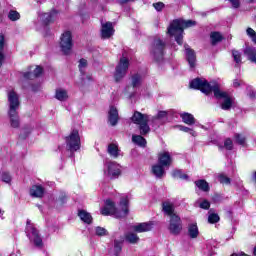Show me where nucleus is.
Wrapping results in <instances>:
<instances>
[{"label": "nucleus", "instance_id": "1", "mask_svg": "<svg viewBox=\"0 0 256 256\" xmlns=\"http://www.w3.org/2000/svg\"><path fill=\"white\" fill-rule=\"evenodd\" d=\"M191 89H198L204 95H209L214 93L216 99H221V109L223 111H229L233 107V97H231L227 92L221 90V85L216 81H211L210 83L205 78H195L190 82Z\"/></svg>", "mask_w": 256, "mask_h": 256}, {"label": "nucleus", "instance_id": "2", "mask_svg": "<svg viewBox=\"0 0 256 256\" xmlns=\"http://www.w3.org/2000/svg\"><path fill=\"white\" fill-rule=\"evenodd\" d=\"M197 23L193 20L176 19L168 27V35L174 37L178 45H183V34L185 29L195 27Z\"/></svg>", "mask_w": 256, "mask_h": 256}, {"label": "nucleus", "instance_id": "3", "mask_svg": "<svg viewBox=\"0 0 256 256\" xmlns=\"http://www.w3.org/2000/svg\"><path fill=\"white\" fill-rule=\"evenodd\" d=\"M120 208H115V203L111 200H106L104 208L101 209V213L103 215H114L117 219H121L122 217H127L129 213V197L123 196L120 201Z\"/></svg>", "mask_w": 256, "mask_h": 256}, {"label": "nucleus", "instance_id": "4", "mask_svg": "<svg viewBox=\"0 0 256 256\" xmlns=\"http://www.w3.org/2000/svg\"><path fill=\"white\" fill-rule=\"evenodd\" d=\"M132 123L134 125H138L140 135H147L151 128L149 127V123H153L155 121V117H151L149 114H143L139 111H135L131 117Z\"/></svg>", "mask_w": 256, "mask_h": 256}, {"label": "nucleus", "instance_id": "5", "mask_svg": "<svg viewBox=\"0 0 256 256\" xmlns=\"http://www.w3.org/2000/svg\"><path fill=\"white\" fill-rule=\"evenodd\" d=\"M104 177L108 179H119L123 173V166L115 161H109L104 164Z\"/></svg>", "mask_w": 256, "mask_h": 256}, {"label": "nucleus", "instance_id": "6", "mask_svg": "<svg viewBox=\"0 0 256 256\" xmlns=\"http://www.w3.org/2000/svg\"><path fill=\"white\" fill-rule=\"evenodd\" d=\"M66 148L70 153H75L81 149V135H79V130L74 129L65 138Z\"/></svg>", "mask_w": 256, "mask_h": 256}, {"label": "nucleus", "instance_id": "7", "mask_svg": "<svg viewBox=\"0 0 256 256\" xmlns=\"http://www.w3.org/2000/svg\"><path fill=\"white\" fill-rule=\"evenodd\" d=\"M26 234L35 247H43V238H41L39 230H37L35 224L31 223V220H27L26 222Z\"/></svg>", "mask_w": 256, "mask_h": 256}, {"label": "nucleus", "instance_id": "8", "mask_svg": "<svg viewBox=\"0 0 256 256\" xmlns=\"http://www.w3.org/2000/svg\"><path fill=\"white\" fill-rule=\"evenodd\" d=\"M150 55L154 61H163V57H165V42L161 39L154 40L150 49Z\"/></svg>", "mask_w": 256, "mask_h": 256}, {"label": "nucleus", "instance_id": "9", "mask_svg": "<svg viewBox=\"0 0 256 256\" xmlns=\"http://www.w3.org/2000/svg\"><path fill=\"white\" fill-rule=\"evenodd\" d=\"M60 49L64 55H71L73 51V34L71 31H65L60 37Z\"/></svg>", "mask_w": 256, "mask_h": 256}, {"label": "nucleus", "instance_id": "10", "mask_svg": "<svg viewBox=\"0 0 256 256\" xmlns=\"http://www.w3.org/2000/svg\"><path fill=\"white\" fill-rule=\"evenodd\" d=\"M129 69V59L125 57V55L122 56L120 59L118 65L116 66V71L114 74V79L116 81H121L125 75H127V70Z\"/></svg>", "mask_w": 256, "mask_h": 256}, {"label": "nucleus", "instance_id": "11", "mask_svg": "<svg viewBox=\"0 0 256 256\" xmlns=\"http://www.w3.org/2000/svg\"><path fill=\"white\" fill-rule=\"evenodd\" d=\"M7 97L9 107L8 111H19V106L21 105V102L19 101V94L12 89L7 91Z\"/></svg>", "mask_w": 256, "mask_h": 256}, {"label": "nucleus", "instance_id": "12", "mask_svg": "<svg viewBox=\"0 0 256 256\" xmlns=\"http://www.w3.org/2000/svg\"><path fill=\"white\" fill-rule=\"evenodd\" d=\"M169 231L172 235H179L183 231V224L179 215H173L170 218Z\"/></svg>", "mask_w": 256, "mask_h": 256}, {"label": "nucleus", "instance_id": "13", "mask_svg": "<svg viewBox=\"0 0 256 256\" xmlns=\"http://www.w3.org/2000/svg\"><path fill=\"white\" fill-rule=\"evenodd\" d=\"M115 34V28L111 22H102L101 24V37L102 39H110Z\"/></svg>", "mask_w": 256, "mask_h": 256}, {"label": "nucleus", "instance_id": "14", "mask_svg": "<svg viewBox=\"0 0 256 256\" xmlns=\"http://www.w3.org/2000/svg\"><path fill=\"white\" fill-rule=\"evenodd\" d=\"M9 123L12 129H19L21 119L19 118V110H8Z\"/></svg>", "mask_w": 256, "mask_h": 256}, {"label": "nucleus", "instance_id": "15", "mask_svg": "<svg viewBox=\"0 0 256 256\" xmlns=\"http://www.w3.org/2000/svg\"><path fill=\"white\" fill-rule=\"evenodd\" d=\"M158 163L162 165V167H171V163H173V158H171V154L167 151L160 152L158 155Z\"/></svg>", "mask_w": 256, "mask_h": 256}, {"label": "nucleus", "instance_id": "16", "mask_svg": "<svg viewBox=\"0 0 256 256\" xmlns=\"http://www.w3.org/2000/svg\"><path fill=\"white\" fill-rule=\"evenodd\" d=\"M153 229V222H143L137 225L132 226V230L136 233H146Z\"/></svg>", "mask_w": 256, "mask_h": 256}, {"label": "nucleus", "instance_id": "17", "mask_svg": "<svg viewBox=\"0 0 256 256\" xmlns=\"http://www.w3.org/2000/svg\"><path fill=\"white\" fill-rule=\"evenodd\" d=\"M43 73V68L41 66L30 67V71L23 73L24 79H35Z\"/></svg>", "mask_w": 256, "mask_h": 256}, {"label": "nucleus", "instance_id": "18", "mask_svg": "<svg viewBox=\"0 0 256 256\" xmlns=\"http://www.w3.org/2000/svg\"><path fill=\"white\" fill-rule=\"evenodd\" d=\"M108 121L113 127L114 125H117V122L119 121V111L115 108V106H110L108 111Z\"/></svg>", "mask_w": 256, "mask_h": 256}, {"label": "nucleus", "instance_id": "19", "mask_svg": "<svg viewBox=\"0 0 256 256\" xmlns=\"http://www.w3.org/2000/svg\"><path fill=\"white\" fill-rule=\"evenodd\" d=\"M107 152L113 159L121 157V150L118 143H110L107 148Z\"/></svg>", "mask_w": 256, "mask_h": 256}, {"label": "nucleus", "instance_id": "20", "mask_svg": "<svg viewBox=\"0 0 256 256\" xmlns=\"http://www.w3.org/2000/svg\"><path fill=\"white\" fill-rule=\"evenodd\" d=\"M54 98L57 99V101L65 102L69 99V91L64 88H57L55 90Z\"/></svg>", "mask_w": 256, "mask_h": 256}, {"label": "nucleus", "instance_id": "21", "mask_svg": "<svg viewBox=\"0 0 256 256\" xmlns=\"http://www.w3.org/2000/svg\"><path fill=\"white\" fill-rule=\"evenodd\" d=\"M162 209L165 215H168L170 218H172L173 215H177V213H175V205L170 201L163 202Z\"/></svg>", "mask_w": 256, "mask_h": 256}, {"label": "nucleus", "instance_id": "22", "mask_svg": "<svg viewBox=\"0 0 256 256\" xmlns=\"http://www.w3.org/2000/svg\"><path fill=\"white\" fill-rule=\"evenodd\" d=\"M184 47H185L186 58L189 63V66L191 67V69H193V67H195V63L197 61L195 52L193 50H191V48H189V45H185Z\"/></svg>", "mask_w": 256, "mask_h": 256}, {"label": "nucleus", "instance_id": "23", "mask_svg": "<svg viewBox=\"0 0 256 256\" xmlns=\"http://www.w3.org/2000/svg\"><path fill=\"white\" fill-rule=\"evenodd\" d=\"M45 189L41 185H34L30 188L31 197L40 198L43 197Z\"/></svg>", "mask_w": 256, "mask_h": 256}, {"label": "nucleus", "instance_id": "24", "mask_svg": "<svg viewBox=\"0 0 256 256\" xmlns=\"http://www.w3.org/2000/svg\"><path fill=\"white\" fill-rule=\"evenodd\" d=\"M55 17H57L56 10H52L51 12H48V13H42L40 15V19H42V21H44V23H51V21H53V19Z\"/></svg>", "mask_w": 256, "mask_h": 256}, {"label": "nucleus", "instance_id": "25", "mask_svg": "<svg viewBox=\"0 0 256 256\" xmlns=\"http://www.w3.org/2000/svg\"><path fill=\"white\" fill-rule=\"evenodd\" d=\"M152 173L153 175H155V177H163V175H165V166L161 164H155L154 166H152Z\"/></svg>", "mask_w": 256, "mask_h": 256}, {"label": "nucleus", "instance_id": "26", "mask_svg": "<svg viewBox=\"0 0 256 256\" xmlns=\"http://www.w3.org/2000/svg\"><path fill=\"white\" fill-rule=\"evenodd\" d=\"M78 216L80 217L81 221L87 223L88 225L91 224L93 221V217L91 216V214L85 210H79Z\"/></svg>", "mask_w": 256, "mask_h": 256}, {"label": "nucleus", "instance_id": "27", "mask_svg": "<svg viewBox=\"0 0 256 256\" xmlns=\"http://www.w3.org/2000/svg\"><path fill=\"white\" fill-rule=\"evenodd\" d=\"M244 54L252 63H256V49L254 47H246Z\"/></svg>", "mask_w": 256, "mask_h": 256}, {"label": "nucleus", "instance_id": "28", "mask_svg": "<svg viewBox=\"0 0 256 256\" xmlns=\"http://www.w3.org/2000/svg\"><path fill=\"white\" fill-rule=\"evenodd\" d=\"M5 36L0 34V67L3 66L5 61Z\"/></svg>", "mask_w": 256, "mask_h": 256}, {"label": "nucleus", "instance_id": "29", "mask_svg": "<svg viewBox=\"0 0 256 256\" xmlns=\"http://www.w3.org/2000/svg\"><path fill=\"white\" fill-rule=\"evenodd\" d=\"M180 117L186 125H194L195 124V117L192 114L184 112L180 114Z\"/></svg>", "mask_w": 256, "mask_h": 256}, {"label": "nucleus", "instance_id": "30", "mask_svg": "<svg viewBox=\"0 0 256 256\" xmlns=\"http://www.w3.org/2000/svg\"><path fill=\"white\" fill-rule=\"evenodd\" d=\"M188 235L191 239L199 237V227H197V224H190L188 226Z\"/></svg>", "mask_w": 256, "mask_h": 256}, {"label": "nucleus", "instance_id": "31", "mask_svg": "<svg viewBox=\"0 0 256 256\" xmlns=\"http://www.w3.org/2000/svg\"><path fill=\"white\" fill-rule=\"evenodd\" d=\"M210 41L213 45H217V43H221L223 41V34H221L220 32H211Z\"/></svg>", "mask_w": 256, "mask_h": 256}, {"label": "nucleus", "instance_id": "32", "mask_svg": "<svg viewBox=\"0 0 256 256\" xmlns=\"http://www.w3.org/2000/svg\"><path fill=\"white\" fill-rule=\"evenodd\" d=\"M125 239L128 243H131L132 245L139 243V236H137V234H135V232L126 233Z\"/></svg>", "mask_w": 256, "mask_h": 256}, {"label": "nucleus", "instance_id": "33", "mask_svg": "<svg viewBox=\"0 0 256 256\" xmlns=\"http://www.w3.org/2000/svg\"><path fill=\"white\" fill-rule=\"evenodd\" d=\"M132 141L135 143V145H138V147H145L147 145V140L143 138L141 135H133Z\"/></svg>", "mask_w": 256, "mask_h": 256}, {"label": "nucleus", "instance_id": "34", "mask_svg": "<svg viewBox=\"0 0 256 256\" xmlns=\"http://www.w3.org/2000/svg\"><path fill=\"white\" fill-rule=\"evenodd\" d=\"M196 207H200V209H209L211 207V203L207 200L199 199L195 203Z\"/></svg>", "mask_w": 256, "mask_h": 256}, {"label": "nucleus", "instance_id": "35", "mask_svg": "<svg viewBox=\"0 0 256 256\" xmlns=\"http://www.w3.org/2000/svg\"><path fill=\"white\" fill-rule=\"evenodd\" d=\"M196 187L202 191H209V183L205 180H198L195 182Z\"/></svg>", "mask_w": 256, "mask_h": 256}, {"label": "nucleus", "instance_id": "36", "mask_svg": "<svg viewBox=\"0 0 256 256\" xmlns=\"http://www.w3.org/2000/svg\"><path fill=\"white\" fill-rule=\"evenodd\" d=\"M8 19L10 21H19L21 19V14L16 10H10L8 13Z\"/></svg>", "mask_w": 256, "mask_h": 256}, {"label": "nucleus", "instance_id": "37", "mask_svg": "<svg viewBox=\"0 0 256 256\" xmlns=\"http://www.w3.org/2000/svg\"><path fill=\"white\" fill-rule=\"evenodd\" d=\"M172 176L174 177V179H189V176L187 174H183V171L181 170H174Z\"/></svg>", "mask_w": 256, "mask_h": 256}, {"label": "nucleus", "instance_id": "38", "mask_svg": "<svg viewBox=\"0 0 256 256\" xmlns=\"http://www.w3.org/2000/svg\"><path fill=\"white\" fill-rule=\"evenodd\" d=\"M178 129L180 131H183L184 133H190V135H192V137H197V132H195V130H193L187 126H178Z\"/></svg>", "mask_w": 256, "mask_h": 256}, {"label": "nucleus", "instance_id": "39", "mask_svg": "<svg viewBox=\"0 0 256 256\" xmlns=\"http://www.w3.org/2000/svg\"><path fill=\"white\" fill-rule=\"evenodd\" d=\"M167 115H169V112H167V111H159L157 116H151V117H155V119L152 122V124L155 125V123H157L158 119H165V117H167Z\"/></svg>", "mask_w": 256, "mask_h": 256}, {"label": "nucleus", "instance_id": "40", "mask_svg": "<svg viewBox=\"0 0 256 256\" xmlns=\"http://www.w3.org/2000/svg\"><path fill=\"white\" fill-rule=\"evenodd\" d=\"M218 181L219 183H222V185H229L231 183V179H229L225 174L218 175Z\"/></svg>", "mask_w": 256, "mask_h": 256}, {"label": "nucleus", "instance_id": "41", "mask_svg": "<svg viewBox=\"0 0 256 256\" xmlns=\"http://www.w3.org/2000/svg\"><path fill=\"white\" fill-rule=\"evenodd\" d=\"M95 235H97L98 237H105V235H107V229L101 226H97L95 228Z\"/></svg>", "mask_w": 256, "mask_h": 256}, {"label": "nucleus", "instance_id": "42", "mask_svg": "<svg viewBox=\"0 0 256 256\" xmlns=\"http://www.w3.org/2000/svg\"><path fill=\"white\" fill-rule=\"evenodd\" d=\"M141 75L139 74H135L134 76H132V85L133 87H139V85H141Z\"/></svg>", "mask_w": 256, "mask_h": 256}, {"label": "nucleus", "instance_id": "43", "mask_svg": "<svg viewBox=\"0 0 256 256\" xmlns=\"http://www.w3.org/2000/svg\"><path fill=\"white\" fill-rule=\"evenodd\" d=\"M219 215L216 214V213H210L209 216H208V223H219Z\"/></svg>", "mask_w": 256, "mask_h": 256}, {"label": "nucleus", "instance_id": "44", "mask_svg": "<svg viewBox=\"0 0 256 256\" xmlns=\"http://www.w3.org/2000/svg\"><path fill=\"white\" fill-rule=\"evenodd\" d=\"M234 139L238 145H245V136L243 134H235Z\"/></svg>", "mask_w": 256, "mask_h": 256}, {"label": "nucleus", "instance_id": "45", "mask_svg": "<svg viewBox=\"0 0 256 256\" xmlns=\"http://www.w3.org/2000/svg\"><path fill=\"white\" fill-rule=\"evenodd\" d=\"M246 33L250 39H252L253 43L256 44V32L253 28H247Z\"/></svg>", "mask_w": 256, "mask_h": 256}, {"label": "nucleus", "instance_id": "46", "mask_svg": "<svg viewBox=\"0 0 256 256\" xmlns=\"http://www.w3.org/2000/svg\"><path fill=\"white\" fill-rule=\"evenodd\" d=\"M232 56H233L235 63H237V65H239V63H241V53L237 50H234L232 52Z\"/></svg>", "mask_w": 256, "mask_h": 256}, {"label": "nucleus", "instance_id": "47", "mask_svg": "<svg viewBox=\"0 0 256 256\" xmlns=\"http://www.w3.org/2000/svg\"><path fill=\"white\" fill-rule=\"evenodd\" d=\"M1 177H2V181L4 183H11L12 178H11V175L8 172H2Z\"/></svg>", "mask_w": 256, "mask_h": 256}, {"label": "nucleus", "instance_id": "48", "mask_svg": "<svg viewBox=\"0 0 256 256\" xmlns=\"http://www.w3.org/2000/svg\"><path fill=\"white\" fill-rule=\"evenodd\" d=\"M224 147L225 149H227L228 151H231V149H233V140L231 138H228L224 141Z\"/></svg>", "mask_w": 256, "mask_h": 256}, {"label": "nucleus", "instance_id": "49", "mask_svg": "<svg viewBox=\"0 0 256 256\" xmlns=\"http://www.w3.org/2000/svg\"><path fill=\"white\" fill-rule=\"evenodd\" d=\"M85 67H87V60L85 59H81L79 61V69H80V72L83 73Z\"/></svg>", "mask_w": 256, "mask_h": 256}, {"label": "nucleus", "instance_id": "50", "mask_svg": "<svg viewBox=\"0 0 256 256\" xmlns=\"http://www.w3.org/2000/svg\"><path fill=\"white\" fill-rule=\"evenodd\" d=\"M153 7L156 9V11H163L165 4H163V2H157L153 4Z\"/></svg>", "mask_w": 256, "mask_h": 256}, {"label": "nucleus", "instance_id": "51", "mask_svg": "<svg viewBox=\"0 0 256 256\" xmlns=\"http://www.w3.org/2000/svg\"><path fill=\"white\" fill-rule=\"evenodd\" d=\"M228 1H230L231 5H232V7H233L234 9L239 8V5H240L239 0H228Z\"/></svg>", "mask_w": 256, "mask_h": 256}, {"label": "nucleus", "instance_id": "52", "mask_svg": "<svg viewBox=\"0 0 256 256\" xmlns=\"http://www.w3.org/2000/svg\"><path fill=\"white\" fill-rule=\"evenodd\" d=\"M233 87H241V80H239V79H235L234 81H233Z\"/></svg>", "mask_w": 256, "mask_h": 256}, {"label": "nucleus", "instance_id": "53", "mask_svg": "<svg viewBox=\"0 0 256 256\" xmlns=\"http://www.w3.org/2000/svg\"><path fill=\"white\" fill-rule=\"evenodd\" d=\"M118 1H119V3L123 4V3H129V1H131V0H118Z\"/></svg>", "mask_w": 256, "mask_h": 256}, {"label": "nucleus", "instance_id": "54", "mask_svg": "<svg viewBox=\"0 0 256 256\" xmlns=\"http://www.w3.org/2000/svg\"><path fill=\"white\" fill-rule=\"evenodd\" d=\"M115 249H117V251H121V246L115 245Z\"/></svg>", "mask_w": 256, "mask_h": 256}, {"label": "nucleus", "instance_id": "55", "mask_svg": "<svg viewBox=\"0 0 256 256\" xmlns=\"http://www.w3.org/2000/svg\"><path fill=\"white\" fill-rule=\"evenodd\" d=\"M247 3H254L255 0H246Z\"/></svg>", "mask_w": 256, "mask_h": 256}, {"label": "nucleus", "instance_id": "56", "mask_svg": "<svg viewBox=\"0 0 256 256\" xmlns=\"http://www.w3.org/2000/svg\"><path fill=\"white\" fill-rule=\"evenodd\" d=\"M3 210L0 209V217H3Z\"/></svg>", "mask_w": 256, "mask_h": 256}, {"label": "nucleus", "instance_id": "57", "mask_svg": "<svg viewBox=\"0 0 256 256\" xmlns=\"http://www.w3.org/2000/svg\"><path fill=\"white\" fill-rule=\"evenodd\" d=\"M253 253H254V256H256V246L254 247Z\"/></svg>", "mask_w": 256, "mask_h": 256}, {"label": "nucleus", "instance_id": "58", "mask_svg": "<svg viewBox=\"0 0 256 256\" xmlns=\"http://www.w3.org/2000/svg\"><path fill=\"white\" fill-rule=\"evenodd\" d=\"M129 89H131V87L128 86V87L125 89V91H129Z\"/></svg>", "mask_w": 256, "mask_h": 256}, {"label": "nucleus", "instance_id": "59", "mask_svg": "<svg viewBox=\"0 0 256 256\" xmlns=\"http://www.w3.org/2000/svg\"><path fill=\"white\" fill-rule=\"evenodd\" d=\"M87 79H89V81H91L92 78H91V76H87Z\"/></svg>", "mask_w": 256, "mask_h": 256}, {"label": "nucleus", "instance_id": "60", "mask_svg": "<svg viewBox=\"0 0 256 256\" xmlns=\"http://www.w3.org/2000/svg\"><path fill=\"white\" fill-rule=\"evenodd\" d=\"M128 97L131 99V97H133V94L128 95Z\"/></svg>", "mask_w": 256, "mask_h": 256}, {"label": "nucleus", "instance_id": "61", "mask_svg": "<svg viewBox=\"0 0 256 256\" xmlns=\"http://www.w3.org/2000/svg\"><path fill=\"white\" fill-rule=\"evenodd\" d=\"M0 21H1V14H0Z\"/></svg>", "mask_w": 256, "mask_h": 256}, {"label": "nucleus", "instance_id": "62", "mask_svg": "<svg viewBox=\"0 0 256 256\" xmlns=\"http://www.w3.org/2000/svg\"><path fill=\"white\" fill-rule=\"evenodd\" d=\"M11 256H15V254H12Z\"/></svg>", "mask_w": 256, "mask_h": 256}]
</instances>
